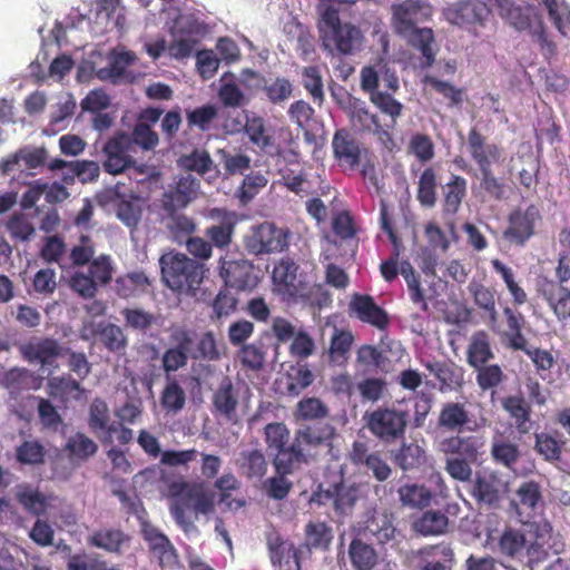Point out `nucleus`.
Masks as SVG:
<instances>
[{"label": "nucleus", "instance_id": "nucleus-60", "mask_svg": "<svg viewBox=\"0 0 570 570\" xmlns=\"http://www.w3.org/2000/svg\"><path fill=\"white\" fill-rule=\"evenodd\" d=\"M353 342L354 336L350 331L335 328L328 348L331 362L342 363L346 361Z\"/></svg>", "mask_w": 570, "mask_h": 570}, {"label": "nucleus", "instance_id": "nucleus-36", "mask_svg": "<svg viewBox=\"0 0 570 570\" xmlns=\"http://www.w3.org/2000/svg\"><path fill=\"white\" fill-rule=\"evenodd\" d=\"M129 540L120 529L102 528L94 531L88 538L90 547L105 550L110 553H119L125 542Z\"/></svg>", "mask_w": 570, "mask_h": 570}, {"label": "nucleus", "instance_id": "nucleus-25", "mask_svg": "<svg viewBox=\"0 0 570 570\" xmlns=\"http://www.w3.org/2000/svg\"><path fill=\"white\" fill-rule=\"evenodd\" d=\"M332 148L335 159L341 167L355 169L362 158L363 148L347 130L338 129L332 139Z\"/></svg>", "mask_w": 570, "mask_h": 570}, {"label": "nucleus", "instance_id": "nucleus-27", "mask_svg": "<svg viewBox=\"0 0 570 570\" xmlns=\"http://www.w3.org/2000/svg\"><path fill=\"white\" fill-rule=\"evenodd\" d=\"M350 311L361 322L371 324L379 330H384L389 326L390 318L387 313L375 303L371 295L354 294L350 303Z\"/></svg>", "mask_w": 570, "mask_h": 570}, {"label": "nucleus", "instance_id": "nucleus-23", "mask_svg": "<svg viewBox=\"0 0 570 570\" xmlns=\"http://www.w3.org/2000/svg\"><path fill=\"white\" fill-rule=\"evenodd\" d=\"M213 413L224 417L227 422L237 423V407L239 404L238 389L235 387L232 380L225 376L212 397Z\"/></svg>", "mask_w": 570, "mask_h": 570}, {"label": "nucleus", "instance_id": "nucleus-29", "mask_svg": "<svg viewBox=\"0 0 570 570\" xmlns=\"http://www.w3.org/2000/svg\"><path fill=\"white\" fill-rule=\"evenodd\" d=\"M543 504L541 485L533 480L522 482L515 490L511 505L519 515L533 517Z\"/></svg>", "mask_w": 570, "mask_h": 570}, {"label": "nucleus", "instance_id": "nucleus-18", "mask_svg": "<svg viewBox=\"0 0 570 570\" xmlns=\"http://www.w3.org/2000/svg\"><path fill=\"white\" fill-rule=\"evenodd\" d=\"M205 217L213 222V225L206 228L205 235L212 245L218 248H227L233 239L237 216L235 212L226 208H210Z\"/></svg>", "mask_w": 570, "mask_h": 570}, {"label": "nucleus", "instance_id": "nucleus-28", "mask_svg": "<svg viewBox=\"0 0 570 570\" xmlns=\"http://www.w3.org/2000/svg\"><path fill=\"white\" fill-rule=\"evenodd\" d=\"M199 180L190 174L181 176L175 184V187L165 191L161 198V208L164 210H175L185 208L197 196Z\"/></svg>", "mask_w": 570, "mask_h": 570}, {"label": "nucleus", "instance_id": "nucleus-47", "mask_svg": "<svg viewBox=\"0 0 570 570\" xmlns=\"http://www.w3.org/2000/svg\"><path fill=\"white\" fill-rule=\"evenodd\" d=\"M560 252L558 253L557 266L553 279L558 285L566 286L570 281V227H564L559 233Z\"/></svg>", "mask_w": 570, "mask_h": 570}, {"label": "nucleus", "instance_id": "nucleus-34", "mask_svg": "<svg viewBox=\"0 0 570 570\" xmlns=\"http://www.w3.org/2000/svg\"><path fill=\"white\" fill-rule=\"evenodd\" d=\"M466 179L452 174L450 180L442 187V210L445 215H455L466 196Z\"/></svg>", "mask_w": 570, "mask_h": 570}, {"label": "nucleus", "instance_id": "nucleus-26", "mask_svg": "<svg viewBox=\"0 0 570 570\" xmlns=\"http://www.w3.org/2000/svg\"><path fill=\"white\" fill-rule=\"evenodd\" d=\"M144 539L148 542L149 552L161 569H174L178 566V553L167 535L156 528L144 530Z\"/></svg>", "mask_w": 570, "mask_h": 570}, {"label": "nucleus", "instance_id": "nucleus-62", "mask_svg": "<svg viewBox=\"0 0 570 570\" xmlns=\"http://www.w3.org/2000/svg\"><path fill=\"white\" fill-rule=\"evenodd\" d=\"M10 237L19 242H28L35 235V226L23 213H13L6 223Z\"/></svg>", "mask_w": 570, "mask_h": 570}, {"label": "nucleus", "instance_id": "nucleus-61", "mask_svg": "<svg viewBox=\"0 0 570 570\" xmlns=\"http://www.w3.org/2000/svg\"><path fill=\"white\" fill-rule=\"evenodd\" d=\"M470 294L473 297L474 304L482 311H484L491 320H497V307L494 293L485 285L471 282L468 286Z\"/></svg>", "mask_w": 570, "mask_h": 570}, {"label": "nucleus", "instance_id": "nucleus-32", "mask_svg": "<svg viewBox=\"0 0 570 570\" xmlns=\"http://www.w3.org/2000/svg\"><path fill=\"white\" fill-rule=\"evenodd\" d=\"M425 367L440 383V391H458L464 384V371L453 362H429Z\"/></svg>", "mask_w": 570, "mask_h": 570}, {"label": "nucleus", "instance_id": "nucleus-41", "mask_svg": "<svg viewBox=\"0 0 570 570\" xmlns=\"http://www.w3.org/2000/svg\"><path fill=\"white\" fill-rule=\"evenodd\" d=\"M449 525L448 517L440 512L429 510L422 513L420 518L414 520L413 530L414 532L423 535H441L446 532Z\"/></svg>", "mask_w": 570, "mask_h": 570}, {"label": "nucleus", "instance_id": "nucleus-24", "mask_svg": "<svg viewBox=\"0 0 570 570\" xmlns=\"http://www.w3.org/2000/svg\"><path fill=\"white\" fill-rule=\"evenodd\" d=\"M504 492L505 483L495 472L476 473L471 493L478 503L495 507Z\"/></svg>", "mask_w": 570, "mask_h": 570}, {"label": "nucleus", "instance_id": "nucleus-30", "mask_svg": "<svg viewBox=\"0 0 570 570\" xmlns=\"http://www.w3.org/2000/svg\"><path fill=\"white\" fill-rule=\"evenodd\" d=\"M362 532L365 537H373L379 543L393 540L396 532L393 513L387 510H374L364 521Z\"/></svg>", "mask_w": 570, "mask_h": 570}, {"label": "nucleus", "instance_id": "nucleus-39", "mask_svg": "<svg viewBox=\"0 0 570 570\" xmlns=\"http://www.w3.org/2000/svg\"><path fill=\"white\" fill-rule=\"evenodd\" d=\"M236 463L247 479H262L268 466L265 455L257 449L242 451Z\"/></svg>", "mask_w": 570, "mask_h": 570}, {"label": "nucleus", "instance_id": "nucleus-48", "mask_svg": "<svg viewBox=\"0 0 570 570\" xmlns=\"http://www.w3.org/2000/svg\"><path fill=\"white\" fill-rule=\"evenodd\" d=\"M438 179L432 167L425 168L417 181L416 199L422 207L432 208L436 204Z\"/></svg>", "mask_w": 570, "mask_h": 570}, {"label": "nucleus", "instance_id": "nucleus-58", "mask_svg": "<svg viewBox=\"0 0 570 570\" xmlns=\"http://www.w3.org/2000/svg\"><path fill=\"white\" fill-rule=\"evenodd\" d=\"M332 539V529L325 522H308L305 525V542L308 548L326 550Z\"/></svg>", "mask_w": 570, "mask_h": 570}, {"label": "nucleus", "instance_id": "nucleus-5", "mask_svg": "<svg viewBox=\"0 0 570 570\" xmlns=\"http://www.w3.org/2000/svg\"><path fill=\"white\" fill-rule=\"evenodd\" d=\"M481 436L451 434L438 442L436 449L446 456L444 470L454 480L466 482L472 476L474 463L483 448Z\"/></svg>", "mask_w": 570, "mask_h": 570}, {"label": "nucleus", "instance_id": "nucleus-37", "mask_svg": "<svg viewBox=\"0 0 570 570\" xmlns=\"http://www.w3.org/2000/svg\"><path fill=\"white\" fill-rule=\"evenodd\" d=\"M303 463H308L306 453L302 452L294 441L282 449L276 450L273 465L277 474H292Z\"/></svg>", "mask_w": 570, "mask_h": 570}, {"label": "nucleus", "instance_id": "nucleus-49", "mask_svg": "<svg viewBox=\"0 0 570 570\" xmlns=\"http://www.w3.org/2000/svg\"><path fill=\"white\" fill-rule=\"evenodd\" d=\"M527 547L525 535L521 530L505 528L498 540L499 552L511 559L518 558Z\"/></svg>", "mask_w": 570, "mask_h": 570}, {"label": "nucleus", "instance_id": "nucleus-6", "mask_svg": "<svg viewBox=\"0 0 570 570\" xmlns=\"http://www.w3.org/2000/svg\"><path fill=\"white\" fill-rule=\"evenodd\" d=\"M159 264L166 286L178 294L197 297L204 279L203 264L175 252L161 255Z\"/></svg>", "mask_w": 570, "mask_h": 570}, {"label": "nucleus", "instance_id": "nucleus-64", "mask_svg": "<svg viewBox=\"0 0 570 570\" xmlns=\"http://www.w3.org/2000/svg\"><path fill=\"white\" fill-rule=\"evenodd\" d=\"M245 132L249 140L264 151L273 146V137L267 132L265 121L262 117H253L247 119Z\"/></svg>", "mask_w": 570, "mask_h": 570}, {"label": "nucleus", "instance_id": "nucleus-50", "mask_svg": "<svg viewBox=\"0 0 570 570\" xmlns=\"http://www.w3.org/2000/svg\"><path fill=\"white\" fill-rule=\"evenodd\" d=\"M330 410L318 397L306 396L296 404L294 417L296 421H316L327 417Z\"/></svg>", "mask_w": 570, "mask_h": 570}, {"label": "nucleus", "instance_id": "nucleus-52", "mask_svg": "<svg viewBox=\"0 0 570 570\" xmlns=\"http://www.w3.org/2000/svg\"><path fill=\"white\" fill-rule=\"evenodd\" d=\"M16 499L26 511L33 515L40 517L47 511V498L30 485L18 487Z\"/></svg>", "mask_w": 570, "mask_h": 570}, {"label": "nucleus", "instance_id": "nucleus-44", "mask_svg": "<svg viewBox=\"0 0 570 570\" xmlns=\"http://www.w3.org/2000/svg\"><path fill=\"white\" fill-rule=\"evenodd\" d=\"M370 100L376 108L390 117V121L384 125L392 132L397 125V118L402 115L403 105L393 97V94L383 90L372 92Z\"/></svg>", "mask_w": 570, "mask_h": 570}, {"label": "nucleus", "instance_id": "nucleus-4", "mask_svg": "<svg viewBox=\"0 0 570 570\" xmlns=\"http://www.w3.org/2000/svg\"><path fill=\"white\" fill-rule=\"evenodd\" d=\"M322 47L332 57L354 55L362 48L364 36L351 22H342L336 9L327 7L318 24Z\"/></svg>", "mask_w": 570, "mask_h": 570}, {"label": "nucleus", "instance_id": "nucleus-20", "mask_svg": "<svg viewBox=\"0 0 570 570\" xmlns=\"http://www.w3.org/2000/svg\"><path fill=\"white\" fill-rule=\"evenodd\" d=\"M220 276L225 285L237 291H252L258 283L259 277L255 272L254 264L247 259L223 261Z\"/></svg>", "mask_w": 570, "mask_h": 570}, {"label": "nucleus", "instance_id": "nucleus-3", "mask_svg": "<svg viewBox=\"0 0 570 570\" xmlns=\"http://www.w3.org/2000/svg\"><path fill=\"white\" fill-rule=\"evenodd\" d=\"M299 266L292 258H282L274 265L272 282L274 292L283 301L304 303L322 308L331 304V295L320 284H311L305 276L298 274Z\"/></svg>", "mask_w": 570, "mask_h": 570}, {"label": "nucleus", "instance_id": "nucleus-42", "mask_svg": "<svg viewBox=\"0 0 570 570\" xmlns=\"http://www.w3.org/2000/svg\"><path fill=\"white\" fill-rule=\"evenodd\" d=\"M348 557L355 570H372L377 563L375 549L360 538H354L351 541Z\"/></svg>", "mask_w": 570, "mask_h": 570}, {"label": "nucleus", "instance_id": "nucleus-21", "mask_svg": "<svg viewBox=\"0 0 570 570\" xmlns=\"http://www.w3.org/2000/svg\"><path fill=\"white\" fill-rule=\"evenodd\" d=\"M468 149L479 170L492 169L493 165L501 163L502 148L494 142H489L475 127L469 130Z\"/></svg>", "mask_w": 570, "mask_h": 570}, {"label": "nucleus", "instance_id": "nucleus-55", "mask_svg": "<svg viewBox=\"0 0 570 570\" xmlns=\"http://www.w3.org/2000/svg\"><path fill=\"white\" fill-rule=\"evenodd\" d=\"M237 357L244 368L258 372L266 362L265 345L261 341L245 344L237 352Z\"/></svg>", "mask_w": 570, "mask_h": 570}, {"label": "nucleus", "instance_id": "nucleus-45", "mask_svg": "<svg viewBox=\"0 0 570 570\" xmlns=\"http://www.w3.org/2000/svg\"><path fill=\"white\" fill-rule=\"evenodd\" d=\"M492 460L507 469H513L520 459L518 444L502 436L494 438L491 444Z\"/></svg>", "mask_w": 570, "mask_h": 570}, {"label": "nucleus", "instance_id": "nucleus-11", "mask_svg": "<svg viewBox=\"0 0 570 570\" xmlns=\"http://www.w3.org/2000/svg\"><path fill=\"white\" fill-rule=\"evenodd\" d=\"M134 151L130 135L124 131L116 132L106 141L102 148L105 171L110 175H119L134 167L136 164L132 157Z\"/></svg>", "mask_w": 570, "mask_h": 570}, {"label": "nucleus", "instance_id": "nucleus-1", "mask_svg": "<svg viewBox=\"0 0 570 570\" xmlns=\"http://www.w3.org/2000/svg\"><path fill=\"white\" fill-rule=\"evenodd\" d=\"M432 8L422 0H405L392 6V27L406 43L420 51L422 66L428 68L435 62L436 43L431 28L419 24L430 20Z\"/></svg>", "mask_w": 570, "mask_h": 570}, {"label": "nucleus", "instance_id": "nucleus-8", "mask_svg": "<svg viewBox=\"0 0 570 570\" xmlns=\"http://www.w3.org/2000/svg\"><path fill=\"white\" fill-rule=\"evenodd\" d=\"M366 428L384 444L404 439L409 424V412L392 406H379L365 415Z\"/></svg>", "mask_w": 570, "mask_h": 570}, {"label": "nucleus", "instance_id": "nucleus-57", "mask_svg": "<svg viewBox=\"0 0 570 570\" xmlns=\"http://www.w3.org/2000/svg\"><path fill=\"white\" fill-rule=\"evenodd\" d=\"M213 159L205 149H194L178 159V166L186 171H194L203 176L212 170Z\"/></svg>", "mask_w": 570, "mask_h": 570}, {"label": "nucleus", "instance_id": "nucleus-2", "mask_svg": "<svg viewBox=\"0 0 570 570\" xmlns=\"http://www.w3.org/2000/svg\"><path fill=\"white\" fill-rule=\"evenodd\" d=\"M160 480L167 484L169 495L174 499L170 504V514L184 532L195 529L194 519L188 511L195 514H210L215 511V493L205 481L188 482L185 480L168 482L164 474Z\"/></svg>", "mask_w": 570, "mask_h": 570}, {"label": "nucleus", "instance_id": "nucleus-19", "mask_svg": "<svg viewBox=\"0 0 570 570\" xmlns=\"http://www.w3.org/2000/svg\"><path fill=\"white\" fill-rule=\"evenodd\" d=\"M490 14L488 4L482 0H460L443 9L444 19L451 24L482 26Z\"/></svg>", "mask_w": 570, "mask_h": 570}, {"label": "nucleus", "instance_id": "nucleus-35", "mask_svg": "<svg viewBox=\"0 0 570 570\" xmlns=\"http://www.w3.org/2000/svg\"><path fill=\"white\" fill-rule=\"evenodd\" d=\"M150 278L141 271L127 273L115 281V292L121 298H130L147 293Z\"/></svg>", "mask_w": 570, "mask_h": 570}, {"label": "nucleus", "instance_id": "nucleus-22", "mask_svg": "<svg viewBox=\"0 0 570 570\" xmlns=\"http://www.w3.org/2000/svg\"><path fill=\"white\" fill-rule=\"evenodd\" d=\"M537 292L548 303L559 321L570 320V287L558 285L553 279L540 277Z\"/></svg>", "mask_w": 570, "mask_h": 570}, {"label": "nucleus", "instance_id": "nucleus-13", "mask_svg": "<svg viewBox=\"0 0 570 570\" xmlns=\"http://www.w3.org/2000/svg\"><path fill=\"white\" fill-rule=\"evenodd\" d=\"M62 350L60 343L52 337H33L19 346L24 361L50 371L58 367L57 361L62 355Z\"/></svg>", "mask_w": 570, "mask_h": 570}, {"label": "nucleus", "instance_id": "nucleus-7", "mask_svg": "<svg viewBox=\"0 0 570 570\" xmlns=\"http://www.w3.org/2000/svg\"><path fill=\"white\" fill-rule=\"evenodd\" d=\"M335 436L336 430L332 424L316 423L296 430L294 440L301 451L306 453L308 462L318 460L332 462L338 459V454L334 453Z\"/></svg>", "mask_w": 570, "mask_h": 570}, {"label": "nucleus", "instance_id": "nucleus-31", "mask_svg": "<svg viewBox=\"0 0 570 570\" xmlns=\"http://www.w3.org/2000/svg\"><path fill=\"white\" fill-rule=\"evenodd\" d=\"M135 60L136 56L131 51H114L108 66L98 71V77L101 80H109L114 85L131 82L132 77L127 71V68L132 65Z\"/></svg>", "mask_w": 570, "mask_h": 570}, {"label": "nucleus", "instance_id": "nucleus-14", "mask_svg": "<svg viewBox=\"0 0 570 570\" xmlns=\"http://www.w3.org/2000/svg\"><path fill=\"white\" fill-rule=\"evenodd\" d=\"M350 119L354 127L362 132H372L389 150L395 147L392 132L380 121L377 115L370 111L364 101L354 100L350 106Z\"/></svg>", "mask_w": 570, "mask_h": 570}, {"label": "nucleus", "instance_id": "nucleus-51", "mask_svg": "<svg viewBox=\"0 0 570 570\" xmlns=\"http://www.w3.org/2000/svg\"><path fill=\"white\" fill-rule=\"evenodd\" d=\"M493 358L488 334L483 331L473 334L468 347V363L474 368L485 365Z\"/></svg>", "mask_w": 570, "mask_h": 570}, {"label": "nucleus", "instance_id": "nucleus-59", "mask_svg": "<svg viewBox=\"0 0 570 570\" xmlns=\"http://www.w3.org/2000/svg\"><path fill=\"white\" fill-rule=\"evenodd\" d=\"M46 449L38 440H27L16 448V460L22 465L45 463Z\"/></svg>", "mask_w": 570, "mask_h": 570}, {"label": "nucleus", "instance_id": "nucleus-15", "mask_svg": "<svg viewBox=\"0 0 570 570\" xmlns=\"http://www.w3.org/2000/svg\"><path fill=\"white\" fill-rule=\"evenodd\" d=\"M541 220L539 208L531 204L527 208L513 210L508 218V228L503 236L509 242L523 246L535 232V225Z\"/></svg>", "mask_w": 570, "mask_h": 570}, {"label": "nucleus", "instance_id": "nucleus-16", "mask_svg": "<svg viewBox=\"0 0 570 570\" xmlns=\"http://www.w3.org/2000/svg\"><path fill=\"white\" fill-rule=\"evenodd\" d=\"M347 456L354 466L364 469L379 482H385L392 475V468L381 453L371 452L368 444L364 441H354Z\"/></svg>", "mask_w": 570, "mask_h": 570}, {"label": "nucleus", "instance_id": "nucleus-40", "mask_svg": "<svg viewBox=\"0 0 570 570\" xmlns=\"http://www.w3.org/2000/svg\"><path fill=\"white\" fill-rule=\"evenodd\" d=\"M493 271L499 274L505 284V287L511 295L512 302L515 306H521L528 302V295L524 288L517 279L514 271L505 265L502 261L494 258L491 261Z\"/></svg>", "mask_w": 570, "mask_h": 570}, {"label": "nucleus", "instance_id": "nucleus-12", "mask_svg": "<svg viewBox=\"0 0 570 570\" xmlns=\"http://www.w3.org/2000/svg\"><path fill=\"white\" fill-rule=\"evenodd\" d=\"M288 235L287 230L265 222L253 229L245 240V247L254 255L278 253L287 247Z\"/></svg>", "mask_w": 570, "mask_h": 570}, {"label": "nucleus", "instance_id": "nucleus-54", "mask_svg": "<svg viewBox=\"0 0 570 570\" xmlns=\"http://www.w3.org/2000/svg\"><path fill=\"white\" fill-rule=\"evenodd\" d=\"M98 336L102 345L109 352L115 354H125L128 345V338L120 326L112 323L100 325Z\"/></svg>", "mask_w": 570, "mask_h": 570}, {"label": "nucleus", "instance_id": "nucleus-17", "mask_svg": "<svg viewBox=\"0 0 570 570\" xmlns=\"http://www.w3.org/2000/svg\"><path fill=\"white\" fill-rule=\"evenodd\" d=\"M272 564L278 570H301V551L295 544L284 539L272 529L265 535Z\"/></svg>", "mask_w": 570, "mask_h": 570}, {"label": "nucleus", "instance_id": "nucleus-63", "mask_svg": "<svg viewBox=\"0 0 570 570\" xmlns=\"http://www.w3.org/2000/svg\"><path fill=\"white\" fill-rule=\"evenodd\" d=\"M547 9L549 17L553 21L558 31L564 36L570 37V10L564 4L563 0H541Z\"/></svg>", "mask_w": 570, "mask_h": 570}, {"label": "nucleus", "instance_id": "nucleus-43", "mask_svg": "<svg viewBox=\"0 0 570 570\" xmlns=\"http://www.w3.org/2000/svg\"><path fill=\"white\" fill-rule=\"evenodd\" d=\"M402 505L412 509H424L430 505L432 501L431 490L423 484H404L397 490Z\"/></svg>", "mask_w": 570, "mask_h": 570}, {"label": "nucleus", "instance_id": "nucleus-53", "mask_svg": "<svg viewBox=\"0 0 570 570\" xmlns=\"http://www.w3.org/2000/svg\"><path fill=\"white\" fill-rule=\"evenodd\" d=\"M109 421V410L107 403L101 399H95L89 407V428L98 433L99 431H105L108 439L111 438L114 432L117 431L116 424H108Z\"/></svg>", "mask_w": 570, "mask_h": 570}, {"label": "nucleus", "instance_id": "nucleus-56", "mask_svg": "<svg viewBox=\"0 0 570 570\" xmlns=\"http://www.w3.org/2000/svg\"><path fill=\"white\" fill-rule=\"evenodd\" d=\"M186 404V393L179 383L175 380H168L160 394V405L167 413L176 414L180 412Z\"/></svg>", "mask_w": 570, "mask_h": 570}, {"label": "nucleus", "instance_id": "nucleus-38", "mask_svg": "<svg viewBox=\"0 0 570 570\" xmlns=\"http://www.w3.org/2000/svg\"><path fill=\"white\" fill-rule=\"evenodd\" d=\"M392 460L403 471L419 469L426 461L425 451L417 443H403L392 452Z\"/></svg>", "mask_w": 570, "mask_h": 570}, {"label": "nucleus", "instance_id": "nucleus-46", "mask_svg": "<svg viewBox=\"0 0 570 570\" xmlns=\"http://www.w3.org/2000/svg\"><path fill=\"white\" fill-rule=\"evenodd\" d=\"M503 315L507 321L505 336L509 342V346L513 350H525L527 338L522 334V328L525 324L524 316L510 307L503 309Z\"/></svg>", "mask_w": 570, "mask_h": 570}, {"label": "nucleus", "instance_id": "nucleus-10", "mask_svg": "<svg viewBox=\"0 0 570 570\" xmlns=\"http://www.w3.org/2000/svg\"><path fill=\"white\" fill-rule=\"evenodd\" d=\"M487 419L476 420L469 411L466 403L449 401L441 405L436 426L442 432L464 435V431L475 432L485 426Z\"/></svg>", "mask_w": 570, "mask_h": 570}, {"label": "nucleus", "instance_id": "nucleus-33", "mask_svg": "<svg viewBox=\"0 0 570 570\" xmlns=\"http://www.w3.org/2000/svg\"><path fill=\"white\" fill-rule=\"evenodd\" d=\"M502 409L513 420V424L520 434H528L532 429L531 405L523 395H509L502 400Z\"/></svg>", "mask_w": 570, "mask_h": 570}, {"label": "nucleus", "instance_id": "nucleus-9", "mask_svg": "<svg viewBox=\"0 0 570 570\" xmlns=\"http://www.w3.org/2000/svg\"><path fill=\"white\" fill-rule=\"evenodd\" d=\"M363 497V485L361 483H346L342 480L325 490L315 491L311 497V503L317 505L331 503L336 515L346 517L353 513L357 501Z\"/></svg>", "mask_w": 570, "mask_h": 570}]
</instances>
